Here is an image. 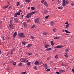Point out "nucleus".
<instances>
[{"label": "nucleus", "instance_id": "obj_1", "mask_svg": "<svg viewBox=\"0 0 74 74\" xmlns=\"http://www.w3.org/2000/svg\"><path fill=\"white\" fill-rule=\"evenodd\" d=\"M35 13H36V12H31V13H29L27 14V16H26V17L27 18H29L30 17L32 16V15H33V14H34Z\"/></svg>", "mask_w": 74, "mask_h": 74}, {"label": "nucleus", "instance_id": "obj_2", "mask_svg": "<svg viewBox=\"0 0 74 74\" xmlns=\"http://www.w3.org/2000/svg\"><path fill=\"white\" fill-rule=\"evenodd\" d=\"M18 36L19 37L22 38H24L25 37V36L24 35V34L22 32L18 34Z\"/></svg>", "mask_w": 74, "mask_h": 74}, {"label": "nucleus", "instance_id": "obj_3", "mask_svg": "<svg viewBox=\"0 0 74 74\" xmlns=\"http://www.w3.org/2000/svg\"><path fill=\"white\" fill-rule=\"evenodd\" d=\"M69 3V1H66L65 0H63V2L62 3V5H66V4H67Z\"/></svg>", "mask_w": 74, "mask_h": 74}, {"label": "nucleus", "instance_id": "obj_4", "mask_svg": "<svg viewBox=\"0 0 74 74\" xmlns=\"http://www.w3.org/2000/svg\"><path fill=\"white\" fill-rule=\"evenodd\" d=\"M39 21L40 20H39V18H37L35 20V23H38L39 22Z\"/></svg>", "mask_w": 74, "mask_h": 74}, {"label": "nucleus", "instance_id": "obj_5", "mask_svg": "<svg viewBox=\"0 0 74 74\" xmlns=\"http://www.w3.org/2000/svg\"><path fill=\"white\" fill-rule=\"evenodd\" d=\"M47 64H45L43 65V66L44 67H45V70H47L48 69V66H47Z\"/></svg>", "mask_w": 74, "mask_h": 74}, {"label": "nucleus", "instance_id": "obj_6", "mask_svg": "<svg viewBox=\"0 0 74 74\" xmlns=\"http://www.w3.org/2000/svg\"><path fill=\"white\" fill-rule=\"evenodd\" d=\"M26 61V59H24L23 58H21L20 59V61L21 62H25Z\"/></svg>", "mask_w": 74, "mask_h": 74}, {"label": "nucleus", "instance_id": "obj_7", "mask_svg": "<svg viewBox=\"0 0 74 74\" xmlns=\"http://www.w3.org/2000/svg\"><path fill=\"white\" fill-rule=\"evenodd\" d=\"M17 33L16 32H14L13 34V37H14V39L15 38V37H16V36L17 35Z\"/></svg>", "mask_w": 74, "mask_h": 74}, {"label": "nucleus", "instance_id": "obj_8", "mask_svg": "<svg viewBox=\"0 0 74 74\" xmlns=\"http://www.w3.org/2000/svg\"><path fill=\"white\" fill-rule=\"evenodd\" d=\"M62 47H63V46L62 45L58 46L57 47H54V48L55 49V48H62Z\"/></svg>", "mask_w": 74, "mask_h": 74}, {"label": "nucleus", "instance_id": "obj_9", "mask_svg": "<svg viewBox=\"0 0 74 74\" xmlns=\"http://www.w3.org/2000/svg\"><path fill=\"white\" fill-rule=\"evenodd\" d=\"M34 64L36 65H40V63L37 61H35V62L34 63Z\"/></svg>", "mask_w": 74, "mask_h": 74}, {"label": "nucleus", "instance_id": "obj_10", "mask_svg": "<svg viewBox=\"0 0 74 74\" xmlns=\"http://www.w3.org/2000/svg\"><path fill=\"white\" fill-rule=\"evenodd\" d=\"M44 4L46 7H48V3H47V1H45V2H44Z\"/></svg>", "mask_w": 74, "mask_h": 74}, {"label": "nucleus", "instance_id": "obj_11", "mask_svg": "<svg viewBox=\"0 0 74 74\" xmlns=\"http://www.w3.org/2000/svg\"><path fill=\"white\" fill-rule=\"evenodd\" d=\"M23 25L25 27H27V24H26V22H24L23 23Z\"/></svg>", "mask_w": 74, "mask_h": 74}, {"label": "nucleus", "instance_id": "obj_12", "mask_svg": "<svg viewBox=\"0 0 74 74\" xmlns=\"http://www.w3.org/2000/svg\"><path fill=\"white\" fill-rule=\"evenodd\" d=\"M59 72L60 73H64L65 71L64 70L60 69L59 70Z\"/></svg>", "mask_w": 74, "mask_h": 74}, {"label": "nucleus", "instance_id": "obj_13", "mask_svg": "<svg viewBox=\"0 0 74 74\" xmlns=\"http://www.w3.org/2000/svg\"><path fill=\"white\" fill-rule=\"evenodd\" d=\"M15 50V48H13L11 51L10 54H12V52H14V51Z\"/></svg>", "mask_w": 74, "mask_h": 74}, {"label": "nucleus", "instance_id": "obj_14", "mask_svg": "<svg viewBox=\"0 0 74 74\" xmlns=\"http://www.w3.org/2000/svg\"><path fill=\"white\" fill-rule=\"evenodd\" d=\"M32 44H28L27 46V48H30V47H32Z\"/></svg>", "mask_w": 74, "mask_h": 74}, {"label": "nucleus", "instance_id": "obj_15", "mask_svg": "<svg viewBox=\"0 0 74 74\" xmlns=\"http://www.w3.org/2000/svg\"><path fill=\"white\" fill-rule=\"evenodd\" d=\"M13 25L12 23H10L9 24V27L10 28H12V27H13Z\"/></svg>", "mask_w": 74, "mask_h": 74}, {"label": "nucleus", "instance_id": "obj_16", "mask_svg": "<svg viewBox=\"0 0 74 74\" xmlns=\"http://www.w3.org/2000/svg\"><path fill=\"white\" fill-rule=\"evenodd\" d=\"M22 43L24 45H26V42H22Z\"/></svg>", "mask_w": 74, "mask_h": 74}, {"label": "nucleus", "instance_id": "obj_17", "mask_svg": "<svg viewBox=\"0 0 74 74\" xmlns=\"http://www.w3.org/2000/svg\"><path fill=\"white\" fill-rule=\"evenodd\" d=\"M44 12L45 14H47L48 13V10H44Z\"/></svg>", "mask_w": 74, "mask_h": 74}, {"label": "nucleus", "instance_id": "obj_18", "mask_svg": "<svg viewBox=\"0 0 74 74\" xmlns=\"http://www.w3.org/2000/svg\"><path fill=\"white\" fill-rule=\"evenodd\" d=\"M50 42L52 46H53V45H54V43H53V41H51Z\"/></svg>", "mask_w": 74, "mask_h": 74}, {"label": "nucleus", "instance_id": "obj_19", "mask_svg": "<svg viewBox=\"0 0 74 74\" xmlns=\"http://www.w3.org/2000/svg\"><path fill=\"white\" fill-rule=\"evenodd\" d=\"M65 32H66V33H70V32L68 31L67 30H65Z\"/></svg>", "mask_w": 74, "mask_h": 74}, {"label": "nucleus", "instance_id": "obj_20", "mask_svg": "<svg viewBox=\"0 0 74 74\" xmlns=\"http://www.w3.org/2000/svg\"><path fill=\"white\" fill-rule=\"evenodd\" d=\"M54 38L55 40H57V39H59V38H60V37L57 36L55 37Z\"/></svg>", "mask_w": 74, "mask_h": 74}, {"label": "nucleus", "instance_id": "obj_21", "mask_svg": "<svg viewBox=\"0 0 74 74\" xmlns=\"http://www.w3.org/2000/svg\"><path fill=\"white\" fill-rule=\"evenodd\" d=\"M45 48H49V45H45Z\"/></svg>", "mask_w": 74, "mask_h": 74}, {"label": "nucleus", "instance_id": "obj_22", "mask_svg": "<svg viewBox=\"0 0 74 74\" xmlns=\"http://www.w3.org/2000/svg\"><path fill=\"white\" fill-rule=\"evenodd\" d=\"M25 2H28V3H29L30 1V0H25Z\"/></svg>", "mask_w": 74, "mask_h": 74}, {"label": "nucleus", "instance_id": "obj_23", "mask_svg": "<svg viewBox=\"0 0 74 74\" xmlns=\"http://www.w3.org/2000/svg\"><path fill=\"white\" fill-rule=\"evenodd\" d=\"M20 4H21V3H20L19 2H18L17 3H16L17 6H18L19 5H20Z\"/></svg>", "mask_w": 74, "mask_h": 74}, {"label": "nucleus", "instance_id": "obj_24", "mask_svg": "<svg viewBox=\"0 0 74 74\" xmlns=\"http://www.w3.org/2000/svg\"><path fill=\"white\" fill-rule=\"evenodd\" d=\"M51 48H49L48 49H46V50L47 51H50V50H51Z\"/></svg>", "mask_w": 74, "mask_h": 74}, {"label": "nucleus", "instance_id": "obj_25", "mask_svg": "<svg viewBox=\"0 0 74 74\" xmlns=\"http://www.w3.org/2000/svg\"><path fill=\"white\" fill-rule=\"evenodd\" d=\"M12 64H13V66H15V65H16V62H14L12 63Z\"/></svg>", "mask_w": 74, "mask_h": 74}, {"label": "nucleus", "instance_id": "obj_26", "mask_svg": "<svg viewBox=\"0 0 74 74\" xmlns=\"http://www.w3.org/2000/svg\"><path fill=\"white\" fill-rule=\"evenodd\" d=\"M28 53V56H30V55H32V53Z\"/></svg>", "mask_w": 74, "mask_h": 74}, {"label": "nucleus", "instance_id": "obj_27", "mask_svg": "<svg viewBox=\"0 0 74 74\" xmlns=\"http://www.w3.org/2000/svg\"><path fill=\"white\" fill-rule=\"evenodd\" d=\"M69 24H67L65 27V28H66V29H67V28L69 27Z\"/></svg>", "mask_w": 74, "mask_h": 74}, {"label": "nucleus", "instance_id": "obj_28", "mask_svg": "<svg viewBox=\"0 0 74 74\" xmlns=\"http://www.w3.org/2000/svg\"><path fill=\"white\" fill-rule=\"evenodd\" d=\"M17 15H20V14H21V13H20V12H17V13L16 14Z\"/></svg>", "mask_w": 74, "mask_h": 74}, {"label": "nucleus", "instance_id": "obj_29", "mask_svg": "<svg viewBox=\"0 0 74 74\" xmlns=\"http://www.w3.org/2000/svg\"><path fill=\"white\" fill-rule=\"evenodd\" d=\"M8 7V5L6 6L3 7V8L5 9V8H7Z\"/></svg>", "mask_w": 74, "mask_h": 74}, {"label": "nucleus", "instance_id": "obj_30", "mask_svg": "<svg viewBox=\"0 0 74 74\" xmlns=\"http://www.w3.org/2000/svg\"><path fill=\"white\" fill-rule=\"evenodd\" d=\"M27 66H29L30 64V62H28L27 63Z\"/></svg>", "mask_w": 74, "mask_h": 74}, {"label": "nucleus", "instance_id": "obj_31", "mask_svg": "<svg viewBox=\"0 0 74 74\" xmlns=\"http://www.w3.org/2000/svg\"><path fill=\"white\" fill-rule=\"evenodd\" d=\"M22 66V63H20L18 64V66L19 67H20V66Z\"/></svg>", "mask_w": 74, "mask_h": 74}, {"label": "nucleus", "instance_id": "obj_32", "mask_svg": "<svg viewBox=\"0 0 74 74\" xmlns=\"http://www.w3.org/2000/svg\"><path fill=\"white\" fill-rule=\"evenodd\" d=\"M43 34L44 35H45H45H47V34H48V33L47 32H43Z\"/></svg>", "mask_w": 74, "mask_h": 74}, {"label": "nucleus", "instance_id": "obj_33", "mask_svg": "<svg viewBox=\"0 0 74 74\" xmlns=\"http://www.w3.org/2000/svg\"><path fill=\"white\" fill-rule=\"evenodd\" d=\"M51 26H53V22H51Z\"/></svg>", "mask_w": 74, "mask_h": 74}, {"label": "nucleus", "instance_id": "obj_34", "mask_svg": "<svg viewBox=\"0 0 74 74\" xmlns=\"http://www.w3.org/2000/svg\"><path fill=\"white\" fill-rule=\"evenodd\" d=\"M71 5H72V6H74V3H71Z\"/></svg>", "mask_w": 74, "mask_h": 74}, {"label": "nucleus", "instance_id": "obj_35", "mask_svg": "<svg viewBox=\"0 0 74 74\" xmlns=\"http://www.w3.org/2000/svg\"><path fill=\"white\" fill-rule=\"evenodd\" d=\"M14 21L15 22H17V21H18V19H17V18H15L14 19Z\"/></svg>", "mask_w": 74, "mask_h": 74}, {"label": "nucleus", "instance_id": "obj_36", "mask_svg": "<svg viewBox=\"0 0 74 74\" xmlns=\"http://www.w3.org/2000/svg\"><path fill=\"white\" fill-rule=\"evenodd\" d=\"M14 16V17H17V16H18V15H17V14H16V13L15 14Z\"/></svg>", "mask_w": 74, "mask_h": 74}, {"label": "nucleus", "instance_id": "obj_37", "mask_svg": "<svg viewBox=\"0 0 74 74\" xmlns=\"http://www.w3.org/2000/svg\"><path fill=\"white\" fill-rule=\"evenodd\" d=\"M56 59H58V56L56 55L55 56Z\"/></svg>", "mask_w": 74, "mask_h": 74}, {"label": "nucleus", "instance_id": "obj_38", "mask_svg": "<svg viewBox=\"0 0 74 74\" xmlns=\"http://www.w3.org/2000/svg\"><path fill=\"white\" fill-rule=\"evenodd\" d=\"M49 17V15H48L46 16V17L45 18H46V19H48Z\"/></svg>", "mask_w": 74, "mask_h": 74}, {"label": "nucleus", "instance_id": "obj_39", "mask_svg": "<svg viewBox=\"0 0 74 74\" xmlns=\"http://www.w3.org/2000/svg\"><path fill=\"white\" fill-rule=\"evenodd\" d=\"M31 38L33 40H34V37H33V36H31Z\"/></svg>", "mask_w": 74, "mask_h": 74}, {"label": "nucleus", "instance_id": "obj_40", "mask_svg": "<svg viewBox=\"0 0 74 74\" xmlns=\"http://www.w3.org/2000/svg\"><path fill=\"white\" fill-rule=\"evenodd\" d=\"M31 8L32 10H34V7H31Z\"/></svg>", "mask_w": 74, "mask_h": 74}, {"label": "nucleus", "instance_id": "obj_41", "mask_svg": "<svg viewBox=\"0 0 74 74\" xmlns=\"http://www.w3.org/2000/svg\"><path fill=\"white\" fill-rule=\"evenodd\" d=\"M34 69H35V70H37V66H34Z\"/></svg>", "mask_w": 74, "mask_h": 74}, {"label": "nucleus", "instance_id": "obj_42", "mask_svg": "<svg viewBox=\"0 0 74 74\" xmlns=\"http://www.w3.org/2000/svg\"><path fill=\"white\" fill-rule=\"evenodd\" d=\"M50 70V69H48L46 70V71H49Z\"/></svg>", "mask_w": 74, "mask_h": 74}, {"label": "nucleus", "instance_id": "obj_43", "mask_svg": "<svg viewBox=\"0 0 74 74\" xmlns=\"http://www.w3.org/2000/svg\"><path fill=\"white\" fill-rule=\"evenodd\" d=\"M26 71H25L24 72L21 73V74H26Z\"/></svg>", "mask_w": 74, "mask_h": 74}, {"label": "nucleus", "instance_id": "obj_44", "mask_svg": "<svg viewBox=\"0 0 74 74\" xmlns=\"http://www.w3.org/2000/svg\"><path fill=\"white\" fill-rule=\"evenodd\" d=\"M64 56L65 57H66V58H68V57H69V56H68L67 55H65Z\"/></svg>", "mask_w": 74, "mask_h": 74}, {"label": "nucleus", "instance_id": "obj_45", "mask_svg": "<svg viewBox=\"0 0 74 74\" xmlns=\"http://www.w3.org/2000/svg\"><path fill=\"white\" fill-rule=\"evenodd\" d=\"M44 1L45 0H42L41 2V3H44Z\"/></svg>", "mask_w": 74, "mask_h": 74}, {"label": "nucleus", "instance_id": "obj_46", "mask_svg": "<svg viewBox=\"0 0 74 74\" xmlns=\"http://www.w3.org/2000/svg\"><path fill=\"white\" fill-rule=\"evenodd\" d=\"M20 8H21L22 7H23V5H20Z\"/></svg>", "mask_w": 74, "mask_h": 74}, {"label": "nucleus", "instance_id": "obj_47", "mask_svg": "<svg viewBox=\"0 0 74 74\" xmlns=\"http://www.w3.org/2000/svg\"><path fill=\"white\" fill-rule=\"evenodd\" d=\"M10 52H8L6 54L7 55H8L10 54Z\"/></svg>", "mask_w": 74, "mask_h": 74}, {"label": "nucleus", "instance_id": "obj_48", "mask_svg": "<svg viewBox=\"0 0 74 74\" xmlns=\"http://www.w3.org/2000/svg\"><path fill=\"white\" fill-rule=\"evenodd\" d=\"M56 29H53V31L54 32H55V31L56 30Z\"/></svg>", "mask_w": 74, "mask_h": 74}, {"label": "nucleus", "instance_id": "obj_49", "mask_svg": "<svg viewBox=\"0 0 74 74\" xmlns=\"http://www.w3.org/2000/svg\"><path fill=\"white\" fill-rule=\"evenodd\" d=\"M35 27V25H34L32 26V28H34Z\"/></svg>", "mask_w": 74, "mask_h": 74}, {"label": "nucleus", "instance_id": "obj_50", "mask_svg": "<svg viewBox=\"0 0 74 74\" xmlns=\"http://www.w3.org/2000/svg\"><path fill=\"white\" fill-rule=\"evenodd\" d=\"M1 37L2 38H4V36H2V37Z\"/></svg>", "mask_w": 74, "mask_h": 74}, {"label": "nucleus", "instance_id": "obj_51", "mask_svg": "<svg viewBox=\"0 0 74 74\" xmlns=\"http://www.w3.org/2000/svg\"><path fill=\"white\" fill-rule=\"evenodd\" d=\"M65 51L67 52H68V51H69V50H68V49H66V50Z\"/></svg>", "mask_w": 74, "mask_h": 74}, {"label": "nucleus", "instance_id": "obj_52", "mask_svg": "<svg viewBox=\"0 0 74 74\" xmlns=\"http://www.w3.org/2000/svg\"><path fill=\"white\" fill-rule=\"evenodd\" d=\"M9 69H10V68L8 67V68H7V70H9Z\"/></svg>", "mask_w": 74, "mask_h": 74}, {"label": "nucleus", "instance_id": "obj_53", "mask_svg": "<svg viewBox=\"0 0 74 74\" xmlns=\"http://www.w3.org/2000/svg\"><path fill=\"white\" fill-rule=\"evenodd\" d=\"M24 16V15H21V18H23V16Z\"/></svg>", "mask_w": 74, "mask_h": 74}, {"label": "nucleus", "instance_id": "obj_54", "mask_svg": "<svg viewBox=\"0 0 74 74\" xmlns=\"http://www.w3.org/2000/svg\"><path fill=\"white\" fill-rule=\"evenodd\" d=\"M56 73L57 74H59V72H56Z\"/></svg>", "mask_w": 74, "mask_h": 74}, {"label": "nucleus", "instance_id": "obj_55", "mask_svg": "<svg viewBox=\"0 0 74 74\" xmlns=\"http://www.w3.org/2000/svg\"><path fill=\"white\" fill-rule=\"evenodd\" d=\"M19 12H22V10H19Z\"/></svg>", "mask_w": 74, "mask_h": 74}, {"label": "nucleus", "instance_id": "obj_56", "mask_svg": "<svg viewBox=\"0 0 74 74\" xmlns=\"http://www.w3.org/2000/svg\"><path fill=\"white\" fill-rule=\"evenodd\" d=\"M10 23H12V20H10Z\"/></svg>", "mask_w": 74, "mask_h": 74}, {"label": "nucleus", "instance_id": "obj_57", "mask_svg": "<svg viewBox=\"0 0 74 74\" xmlns=\"http://www.w3.org/2000/svg\"><path fill=\"white\" fill-rule=\"evenodd\" d=\"M72 70L73 72L74 73V69H72Z\"/></svg>", "mask_w": 74, "mask_h": 74}, {"label": "nucleus", "instance_id": "obj_58", "mask_svg": "<svg viewBox=\"0 0 74 74\" xmlns=\"http://www.w3.org/2000/svg\"><path fill=\"white\" fill-rule=\"evenodd\" d=\"M68 23H69V22H68V21H67V22L65 23V24H68Z\"/></svg>", "mask_w": 74, "mask_h": 74}, {"label": "nucleus", "instance_id": "obj_59", "mask_svg": "<svg viewBox=\"0 0 74 74\" xmlns=\"http://www.w3.org/2000/svg\"><path fill=\"white\" fill-rule=\"evenodd\" d=\"M58 9H61V7H58Z\"/></svg>", "mask_w": 74, "mask_h": 74}, {"label": "nucleus", "instance_id": "obj_60", "mask_svg": "<svg viewBox=\"0 0 74 74\" xmlns=\"http://www.w3.org/2000/svg\"><path fill=\"white\" fill-rule=\"evenodd\" d=\"M30 21V19H29V20H27V22H29Z\"/></svg>", "mask_w": 74, "mask_h": 74}, {"label": "nucleus", "instance_id": "obj_61", "mask_svg": "<svg viewBox=\"0 0 74 74\" xmlns=\"http://www.w3.org/2000/svg\"><path fill=\"white\" fill-rule=\"evenodd\" d=\"M57 50V49H55L54 50V51L55 52V51H56V50Z\"/></svg>", "mask_w": 74, "mask_h": 74}, {"label": "nucleus", "instance_id": "obj_62", "mask_svg": "<svg viewBox=\"0 0 74 74\" xmlns=\"http://www.w3.org/2000/svg\"><path fill=\"white\" fill-rule=\"evenodd\" d=\"M28 9L30 10V7H28Z\"/></svg>", "mask_w": 74, "mask_h": 74}, {"label": "nucleus", "instance_id": "obj_63", "mask_svg": "<svg viewBox=\"0 0 74 74\" xmlns=\"http://www.w3.org/2000/svg\"><path fill=\"white\" fill-rule=\"evenodd\" d=\"M49 58H47V60H49Z\"/></svg>", "mask_w": 74, "mask_h": 74}, {"label": "nucleus", "instance_id": "obj_64", "mask_svg": "<svg viewBox=\"0 0 74 74\" xmlns=\"http://www.w3.org/2000/svg\"><path fill=\"white\" fill-rule=\"evenodd\" d=\"M64 32V29H63V30L62 31L63 32Z\"/></svg>", "mask_w": 74, "mask_h": 74}]
</instances>
